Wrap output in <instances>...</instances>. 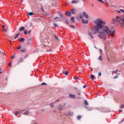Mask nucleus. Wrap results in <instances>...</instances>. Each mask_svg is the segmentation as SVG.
Instances as JSON below:
<instances>
[{"label":"nucleus","instance_id":"nucleus-48","mask_svg":"<svg viewBox=\"0 0 124 124\" xmlns=\"http://www.w3.org/2000/svg\"><path fill=\"white\" fill-rule=\"evenodd\" d=\"M55 38H56V39H58V37L57 36H55Z\"/></svg>","mask_w":124,"mask_h":124},{"label":"nucleus","instance_id":"nucleus-28","mask_svg":"<svg viewBox=\"0 0 124 124\" xmlns=\"http://www.w3.org/2000/svg\"><path fill=\"white\" fill-rule=\"evenodd\" d=\"M50 106L51 108H54V104H50Z\"/></svg>","mask_w":124,"mask_h":124},{"label":"nucleus","instance_id":"nucleus-4","mask_svg":"<svg viewBox=\"0 0 124 124\" xmlns=\"http://www.w3.org/2000/svg\"><path fill=\"white\" fill-rule=\"evenodd\" d=\"M82 15L84 16V17H85V18H86V19H88L89 18V15H88L86 13V12H83L82 13Z\"/></svg>","mask_w":124,"mask_h":124},{"label":"nucleus","instance_id":"nucleus-44","mask_svg":"<svg viewBox=\"0 0 124 124\" xmlns=\"http://www.w3.org/2000/svg\"><path fill=\"white\" fill-rule=\"evenodd\" d=\"M2 54L3 56H5V53H3V52H2Z\"/></svg>","mask_w":124,"mask_h":124},{"label":"nucleus","instance_id":"nucleus-59","mask_svg":"<svg viewBox=\"0 0 124 124\" xmlns=\"http://www.w3.org/2000/svg\"><path fill=\"white\" fill-rule=\"evenodd\" d=\"M34 124H37V123H35Z\"/></svg>","mask_w":124,"mask_h":124},{"label":"nucleus","instance_id":"nucleus-11","mask_svg":"<svg viewBox=\"0 0 124 124\" xmlns=\"http://www.w3.org/2000/svg\"><path fill=\"white\" fill-rule=\"evenodd\" d=\"M66 115H67V116H73V113L68 112L67 114L66 113Z\"/></svg>","mask_w":124,"mask_h":124},{"label":"nucleus","instance_id":"nucleus-1","mask_svg":"<svg viewBox=\"0 0 124 124\" xmlns=\"http://www.w3.org/2000/svg\"><path fill=\"white\" fill-rule=\"evenodd\" d=\"M94 24L96 25L93 26V29L89 28L88 34L91 38H93V34H95V33H98L99 31L103 28V25L105 24V22L101 21L100 18H97L96 20L94 21Z\"/></svg>","mask_w":124,"mask_h":124},{"label":"nucleus","instance_id":"nucleus-14","mask_svg":"<svg viewBox=\"0 0 124 124\" xmlns=\"http://www.w3.org/2000/svg\"><path fill=\"white\" fill-rule=\"evenodd\" d=\"M25 39L24 38H21L19 40V42H24Z\"/></svg>","mask_w":124,"mask_h":124},{"label":"nucleus","instance_id":"nucleus-8","mask_svg":"<svg viewBox=\"0 0 124 124\" xmlns=\"http://www.w3.org/2000/svg\"><path fill=\"white\" fill-rule=\"evenodd\" d=\"M79 2V1L78 0H74L72 1V3H73L74 4H77Z\"/></svg>","mask_w":124,"mask_h":124},{"label":"nucleus","instance_id":"nucleus-24","mask_svg":"<svg viewBox=\"0 0 124 124\" xmlns=\"http://www.w3.org/2000/svg\"><path fill=\"white\" fill-rule=\"evenodd\" d=\"M98 60H99V61H102V58L101 57V54H100V56L98 58Z\"/></svg>","mask_w":124,"mask_h":124},{"label":"nucleus","instance_id":"nucleus-63","mask_svg":"<svg viewBox=\"0 0 124 124\" xmlns=\"http://www.w3.org/2000/svg\"><path fill=\"white\" fill-rule=\"evenodd\" d=\"M83 1H85V0H83Z\"/></svg>","mask_w":124,"mask_h":124},{"label":"nucleus","instance_id":"nucleus-27","mask_svg":"<svg viewBox=\"0 0 124 124\" xmlns=\"http://www.w3.org/2000/svg\"><path fill=\"white\" fill-rule=\"evenodd\" d=\"M53 26H54L55 28L58 27V24H56V23H53Z\"/></svg>","mask_w":124,"mask_h":124},{"label":"nucleus","instance_id":"nucleus-47","mask_svg":"<svg viewBox=\"0 0 124 124\" xmlns=\"http://www.w3.org/2000/svg\"><path fill=\"white\" fill-rule=\"evenodd\" d=\"M31 30H30V31H28V33H29V34H31Z\"/></svg>","mask_w":124,"mask_h":124},{"label":"nucleus","instance_id":"nucleus-61","mask_svg":"<svg viewBox=\"0 0 124 124\" xmlns=\"http://www.w3.org/2000/svg\"><path fill=\"white\" fill-rule=\"evenodd\" d=\"M108 61H109V59H108Z\"/></svg>","mask_w":124,"mask_h":124},{"label":"nucleus","instance_id":"nucleus-58","mask_svg":"<svg viewBox=\"0 0 124 124\" xmlns=\"http://www.w3.org/2000/svg\"><path fill=\"white\" fill-rule=\"evenodd\" d=\"M64 105H65V103H64V104H63Z\"/></svg>","mask_w":124,"mask_h":124},{"label":"nucleus","instance_id":"nucleus-16","mask_svg":"<svg viewBox=\"0 0 124 124\" xmlns=\"http://www.w3.org/2000/svg\"><path fill=\"white\" fill-rule=\"evenodd\" d=\"M63 73L65 74V75H68V72H67V71H63Z\"/></svg>","mask_w":124,"mask_h":124},{"label":"nucleus","instance_id":"nucleus-2","mask_svg":"<svg viewBox=\"0 0 124 124\" xmlns=\"http://www.w3.org/2000/svg\"><path fill=\"white\" fill-rule=\"evenodd\" d=\"M101 21L102 22H104L105 24L103 25V27L101 30H102V31H103L104 32H105L106 34H108V35H109V36H112V37H114L115 35V30H113V31L111 30H110V28L108 27V26H105V25H106V22L102 20L101 19Z\"/></svg>","mask_w":124,"mask_h":124},{"label":"nucleus","instance_id":"nucleus-60","mask_svg":"<svg viewBox=\"0 0 124 124\" xmlns=\"http://www.w3.org/2000/svg\"><path fill=\"white\" fill-rule=\"evenodd\" d=\"M0 70H1V69L0 68Z\"/></svg>","mask_w":124,"mask_h":124},{"label":"nucleus","instance_id":"nucleus-18","mask_svg":"<svg viewBox=\"0 0 124 124\" xmlns=\"http://www.w3.org/2000/svg\"><path fill=\"white\" fill-rule=\"evenodd\" d=\"M29 110H27L26 112H24L23 114L27 116V115H29Z\"/></svg>","mask_w":124,"mask_h":124},{"label":"nucleus","instance_id":"nucleus-64","mask_svg":"<svg viewBox=\"0 0 124 124\" xmlns=\"http://www.w3.org/2000/svg\"><path fill=\"white\" fill-rule=\"evenodd\" d=\"M123 64H124V63H123Z\"/></svg>","mask_w":124,"mask_h":124},{"label":"nucleus","instance_id":"nucleus-20","mask_svg":"<svg viewBox=\"0 0 124 124\" xmlns=\"http://www.w3.org/2000/svg\"><path fill=\"white\" fill-rule=\"evenodd\" d=\"M57 19H58V20L57 21H61V18H59L58 17H56L55 18H53V20H57Z\"/></svg>","mask_w":124,"mask_h":124},{"label":"nucleus","instance_id":"nucleus-9","mask_svg":"<svg viewBox=\"0 0 124 124\" xmlns=\"http://www.w3.org/2000/svg\"><path fill=\"white\" fill-rule=\"evenodd\" d=\"M82 22L83 23V24H88V23H89V21L87 20H85V19H82Z\"/></svg>","mask_w":124,"mask_h":124},{"label":"nucleus","instance_id":"nucleus-33","mask_svg":"<svg viewBox=\"0 0 124 124\" xmlns=\"http://www.w3.org/2000/svg\"><path fill=\"white\" fill-rule=\"evenodd\" d=\"M21 48H22V46H19L18 47H17L16 49H18V50H20V49H21Z\"/></svg>","mask_w":124,"mask_h":124},{"label":"nucleus","instance_id":"nucleus-7","mask_svg":"<svg viewBox=\"0 0 124 124\" xmlns=\"http://www.w3.org/2000/svg\"><path fill=\"white\" fill-rule=\"evenodd\" d=\"M65 15L66 16H67L68 17H69L71 16V12H65Z\"/></svg>","mask_w":124,"mask_h":124},{"label":"nucleus","instance_id":"nucleus-23","mask_svg":"<svg viewBox=\"0 0 124 124\" xmlns=\"http://www.w3.org/2000/svg\"><path fill=\"white\" fill-rule=\"evenodd\" d=\"M113 73H114V74H116L117 75H120V74H118L117 71H113Z\"/></svg>","mask_w":124,"mask_h":124},{"label":"nucleus","instance_id":"nucleus-42","mask_svg":"<svg viewBox=\"0 0 124 124\" xmlns=\"http://www.w3.org/2000/svg\"><path fill=\"white\" fill-rule=\"evenodd\" d=\"M117 78H118V76H115V77L114 78V79H117Z\"/></svg>","mask_w":124,"mask_h":124},{"label":"nucleus","instance_id":"nucleus-40","mask_svg":"<svg viewBox=\"0 0 124 124\" xmlns=\"http://www.w3.org/2000/svg\"><path fill=\"white\" fill-rule=\"evenodd\" d=\"M79 18H80V19H82V18H83V16H79Z\"/></svg>","mask_w":124,"mask_h":124},{"label":"nucleus","instance_id":"nucleus-12","mask_svg":"<svg viewBox=\"0 0 124 124\" xmlns=\"http://www.w3.org/2000/svg\"><path fill=\"white\" fill-rule=\"evenodd\" d=\"M25 31V27H22L19 29V31Z\"/></svg>","mask_w":124,"mask_h":124},{"label":"nucleus","instance_id":"nucleus-38","mask_svg":"<svg viewBox=\"0 0 124 124\" xmlns=\"http://www.w3.org/2000/svg\"><path fill=\"white\" fill-rule=\"evenodd\" d=\"M12 59H15V55H13V56H12Z\"/></svg>","mask_w":124,"mask_h":124},{"label":"nucleus","instance_id":"nucleus-50","mask_svg":"<svg viewBox=\"0 0 124 124\" xmlns=\"http://www.w3.org/2000/svg\"><path fill=\"white\" fill-rule=\"evenodd\" d=\"M2 27H3V29H5L4 25H3V26H2Z\"/></svg>","mask_w":124,"mask_h":124},{"label":"nucleus","instance_id":"nucleus-57","mask_svg":"<svg viewBox=\"0 0 124 124\" xmlns=\"http://www.w3.org/2000/svg\"><path fill=\"white\" fill-rule=\"evenodd\" d=\"M1 73H2V72H0V74H1Z\"/></svg>","mask_w":124,"mask_h":124},{"label":"nucleus","instance_id":"nucleus-15","mask_svg":"<svg viewBox=\"0 0 124 124\" xmlns=\"http://www.w3.org/2000/svg\"><path fill=\"white\" fill-rule=\"evenodd\" d=\"M91 78L92 80H94V79L95 78V77L94 76V75H92Z\"/></svg>","mask_w":124,"mask_h":124},{"label":"nucleus","instance_id":"nucleus-37","mask_svg":"<svg viewBox=\"0 0 124 124\" xmlns=\"http://www.w3.org/2000/svg\"><path fill=\"white\" fill-rule=\"evenodd\" d=\"M98 1H100L101 2H102L103 3L104 2L102 0H98Z\"/></svg>","mask_w":124,"mask_h":124},{"label":"nucleus","instance_id":"nucleus-3","mask_svg":"<svg viewBox=\"0 0 124 124\" xmlns=\"http://www.w3.org/2000/svg\"><path fill=\"white\" fill-rule=\"evenodd\" d=\"M99 34H97V36L102 39L103 40H105L106 39V34L105 32L103 31H100L98 32Z\"/></svg>","mask_w":124,"mask_h":124},{"label":"nucleus","instance_id":"nucleus-39","mask_svg":"<svg viewBox=\"0 0 124 124\" xmlns=\"http://www.w3.org/2000/svg\"><path fill=\"white\" fill-rule=\"evenodd\" d=\"M83 89H86L87 88V85H84L83 86Z\"/></svg>","mask_w":124,"mask_h":124},{"label":"nucleus","instance_id":"nucleus-17","mask_svg":"<svg viewBox=\"0 0 124 124\" xmlns=\"http://www.w3.org/2000/svg\"><path fill=\"white\" fill-rule=\"evenodd\" d=\"M20 35V33H18L15 37V39H16L17 38H18V37H19V35Z\"/></svg>","mask_w":124,"mask_h":124},{"label":"nucleus","instance_id":"nucleus-31","mask_svg":"<svg viewBox=\"0 0 124 124\" xmlns=\"http://www.w3.org/2000/svg\"><path fill=\"white\" fill-rule=\"evenodd\" d=\"M74 79H76V80H77V79H79V78H78V77H75L74 78Z\"/></svg>","mask_w":124,"mask_h":124},{"label":"nucleus","instance_id":"nucleus-43","mask_svg":"<svg viewBox=\"0 0 124 124\" xmlns=\"http://www.w3.org/2000/svg\"><path fill=\"white\" fill-rule=\"evenodd\" d=\"M41 85H47L46 83H42Z\"/></svg>","mask_w":124,"mask_h":124},{"label":"nucleus","instance_id":"nucleus-52","mask_svg":"<svg viewBox=\"0 0 124 124\" xmlns=\"http://www.w3.org/2000/svg\"><path fill=\"white\" fill-rule=\"evenodd\" d=\"M19 63H20V61L18 62L17 63V64H19Z\"/></svg>","mask_w":124,"mask_h":124},{"label":"nucleus","instance_id":"nucleus-56","mask_svg":"<svg viewBox=\"0 0 124 124\" xmlns=\"http://www.w3.org/2000/svg\"><path fill=\"white\" fill-rule=\"evenodd\" d=\"M93 69H91V71H93Z\"/></svg>","mask_w":124,"mask_h":124},{"label":"nucleus","instance_id":"nucleus-6","mask_svg":"<svg viewBox=\"0 0 124 124\" xmlns=\"http://www.w3.org/2000/svg\"><path fill=\"white\" fill-rule=\"evenodd\" d=\"M84 104V105H85V108L86 109H89V108H88V107H87V106L89 105V103H88V101H87V100L85 101Z\"/></svg>","mask_w":124,"mask_h":124},{"label":"nucleus","instance_id":"nucleus-41","mask_svg":"<svg viewBox=\"0 0 124 124\" xmlns=\"http://www.w3.org/2000/svg\"><path fill=\"white\" fill-rule=\"evenodd\" d=\"M98 75H99V76H101V73L99 72L98 73Z\"/></svg>","mask_w":124,"mask_h":124},{"label":"nucleus","instance_id":"nucleus-26","mask_svg":"<svg viewBox=\"0 0 124 124\" xmlns=\"http://www.w3.org/2000/svg\"><path fill=\"white\" fill-rule=\"evenodd\" d=\"M24 33L25 35H27V34H28V31H27V30H25Z\"/></svg>","mask_w":124,"mask_h":124},{"label":"nucleus","instance_id":"nucleus-49","mask_svg":"<svg viewBox=\"0 0 124 124\" xmlns=\"http://www.w3.org/2000/svg\"><path fill=\"white\" fill-rule=\"evenodd\" d=\"M117 12H118V13H121V11H117Z\"/></svg>","mask_w":124,"mask_h":124},{"label":"nucleus","instance_id":"nucleus-51","mask_svg":"<svg viewBox=\"0 0 124 124\" xmlns=\"http://www.w3.org/2000/svg\"><path fill=\"white\" fill-rule=\"evenodd\" d=\"M119 111H120V112H123V110H119Z\"/></svg>","mask_w":124,"mask_h":124},{"label":"nucleus","instance_id":"nucleus-36","mask_svg":"<svg viewBox=\"0 0 124 124\" xmlns=\"http://www.w3.org/2000/svg\"><path fill=\"white\" fill-rule=\"evenodd\" d=\"M4 31H5V32H6V31H7V30L6 29H5V28H4L3 30Z\"/></svg>","mask_w":124,"mask_h":124},{"label":"nucleus","instance_id":"nucleus-35","mask_svg":"<svg viewBox=\"0 0 124 124\" xmlns=\"http://www.w3.org/2000/svg\"><path fill=\"white\" fill-rule=\"evenodd\" d=\"M60 15L62 18H63V16L62 14H60Z\"/></svg>","mask_w":124,"mask_h":124},{"label":"nucleus","instance_id":"nucleus-25","mask_svg":"<svg viewBox=\"0 0 124 124\" xmlns=\"http://www.w3.org/2000/svg\"><path fill=\"white\" fill-rule=\"evenodd\" d=\"M29 15H30V16H32V15H33V13L30 12L29 13Z\"/></svg>","mask_w":124,"mask_h":124},{"label":"nucleus","instance_id":"nucleus-29","mask_svg":"<svg viewBox=\"0 0 124 124\" xmlns=\"http://www.w3.org/2000/svg\"><path fill=\"white\" fill-rule=\"evenodd\" d=\"M120 108H121V109H124V105H122L121 106Z\"/></svg>","mask_w":124,"mask_h":124},{"label":"nucleus","instance_id":"nucleus-54","mask_svg":"<svg viewBox=\"0 0 124 124\" xmlns=\"http://www.w3.org/2000/svg\"><path fill=\"white\" fill-rule=\"evenodd\" d=\"M75 90H77V88L76 87H75Z\"/></svg>","mask_w":124,"mask_h":124},{"label":"nucleus","instance_id":"nucleus-34","mask_svg":"<svg viewBox=\"0 0 124 124\" xmlns=\"http://www.w3.org/2000/svg\"><path fill=\"white\" fill-rule=\"evenodd\" d=\"M11 64H12L11 62H10L8 63L9 66H11Z\"/></svg>","mask_w":124,"mask_h":124},{"label":"nucleus","instance_id":"nucleus-45","mask_svg":"<svg viewBox=\"0 0 124 124\" xmlns=\"http://www.w3.org/2000/svg\"><path fill=\"white\" fill-rule=\"evenodd\" d=\"M99 51H100V52H101V53L100 54V55H101V52H102V50L99 49Z\"/></svg>","mask_w":124,"mask_h":124},{"label":"nucleus","instance_id":"nucleus-46","mask_svg":"<svg viewBox=\"0 0 124 124\" xmlns=\"http://www.w3.org/2000/svg\"><path fill=\"white\" fill-rule=\"evenodd\" d=\"M65 23H66V24L67 25H68V22L67 21H65Z\"/></svg>","mask_w":124,"mask_h":124},{"label":"nucleus","instance_id":"nucleus-22","mask_svg":"<svg viewBox=\"0 0 124 124\" xmlns=\"http://www.w3.org/2000/svg\"><path fill=\"white\" fill-rule=\"evenodd\" d=\"M81 118H82V116H81L80 115H78L77 117V120H81Z\"/></svg>","mask_w":124,"mask_h":124},{"label":"nucleus","instance_id":"nucleus-21","mask_svg":"<svg viewBox=\"0 0 124 124\" xmlns=\"http://www.w3.org/2000/svg\"><path fill=\"white\" fill-rule=\"evenodd\" d=\"M74 19H75V17H72L71 18V20L72 21L73 23H74Z\"/></svg>","mask_w":124,"mask_h":124},{"label":"nucleus","instance_id":"nucleus-5","mask_svg":"<svg viewBox=\"0 0 124 124\" xmlns=\"http://www.w3.org/2000/svg\"><path fill=\"white\" fill-rule=\"evenodd\" d=\"M71 14H73V15H75L76 14V10L75 9H72L71 10Z\"/></svg>","mask_w":124,"mask_h":124},{"label":"nucleus","instance_id":"nucleus-13","mask_svg":"<svg viewBox=\"0 0 124 124\" xmlns=\"http://www.w3.org/2000/svg\"><path fill=\"white\" fill-rule=\"evenodd\" d=\"M58 109L60 111H62V105H60V106L58 107Z\"/></svg>","mask_w":124,"mask_h":124},{"label":"nucleus","instance_id":"nucleus-19","mask_svg":"<svg viewBox=\"0 0 124 124\" xmlns=\"http://www.w3.org/2000/svg\"><path fill=\"white\" fill-rule=\"evenodd\" d=\"M20 111H16L15 114L17 116V115H19L20 114Z\"/></svg>","mask_w":124,"mask_h":124},{"label":"nucleus","instance_id":"nucleus-62","mask_svg":"<svg viewBox=\"0 0 124 124\" xmlns=\"http://www.w3.org/2000/svg\"><path fill=\"white\" fill-rule=\"evenodd\" d=\"M21 2H23V1H21Z\"/></svg>","mask_w":124,"mask_h":124},{"label":"nucleus","instance_id":"nucleus-53","mask_svg":"<svg viewBox=\"0 0 124 124\" xmlns=\"http://www.w3.org/2000/svg\"><path fill=\"white\" fill-rule=\"evenodd\" d=\"M22 60H23V58H21L20 61H22Z\"/></svg>","mask_w":124,"mask_h":124},{"label":"nucleus","instance_id":"nucleus-32","mask_svg":"<svg viewBox=\"0 0 124 124\" xmlns=\"http://www.w3.org/2000/svg\"><path fill=\"white\" fill-rule=\"evenodd\" d=\"M25 51H26V50H24V49L21 50V52H22V53H24V52H25Z\"/></svg>","mask_w":124,"mask_h":124},{"label":"nucleus","instance_id":"nucleus-10","mask_svg":"<svg viewBox=\"0 0 124 124\" xmlns=\"http://www.w3.org/2000/svg\"><path fill=\"white\" fill-rule=\"evenodd\" d=\"M69 97L70 98H75V95H73L72 94H70L69 95Z\"/></svg>","mask_w":124,"mask_h":124},{"label":"nucleus","instance_id":"nucleus-55","mask_svg":"<svg viewBox=\"0 0 124 124\" xmlns=\"http://www.w3.org/2000/svg\"><path fill=\"white\" fill-rule=\"evenodd\" d=\"M56 101H59V99H57V100H56Z\"/></svg>","mask_w":124,"mask_h":124},{"label":"nucleus","instance_id":"nucleus-30","mask_svg":"<svg viewBox=\"0 0 124 124\" xmlns=\"http://www.w3.org/2000/svg\"><path fill=\"white\" fill-rule=\"evenodd\" d=\"M70 28H71V29H75V26H71Z\"/></svg>","mask_w":124,"mask_h":124}]
</instances>
